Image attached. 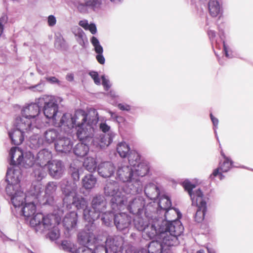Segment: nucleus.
Masks as SVG:
<instances>
[{
    "label": "nucleus",
    "instance_id": "57",
    "mask_svg": "<svg viewBox=\"0 0 253 253\" xmlns=\"http://www.w3.org/2000/svg\"><path fill=\"white\" fill-rule=\"evenodd\" d=\"M71 176L74 180V182L78 181L80 179L79 170L77 169L74 168L71 169Z\"/></svg>",
    "mask_w": 253,
    "mask_h": 253
},
{
    "label": "nucleus",
    "instance_id": "60",
    "mask_svg": "<svg viewBox=\"0 0 253 253\" xmlns=\"http://www.w3.org/2000/svg\"><path fill=\"white\" fill-rule=\"evenodd\" d=\"M99 128L104 134H107V132L109 133L111 131L110 130V126L107 125L106 123H101L99 124Z\"/></svg>",
    "mask_w": 253,
    "mask_h": 253
},
{
    "label": "nucleus",
    "instance_id": "45",
    "mask_svg": "<svg viewBox=\"0 0 253 253\" xmlns=\"http://www.w3.org/2000/svg\"><path fill=\"white\" fill-rule=\"evenodd\" d=\"M42 186L41 183L37 182L32 184L29 194L31 195L30 199L35 201H39V195L42 192Z\"/></svg>",
    "mask_w": 253,
    "mask_h": 253
},
{
    "label": "nucleus",
    "instance_id": "33",
    "mask_svg": "<svg viewBox=\"0 0 253 253\" xmlns=\"http://www.w3.org/2000/svg\"><path fill=\"white\" fill-rule=\"evenodd\" d=\"M52 157V155L50 151L46 149H42L37 155L36 164L47 166L48 163L51 161Z\"/></svg>",
    "mask_w": 253,
    "mask_h": 253
},
{
    "label": "nucleus",
    "instance_id": "61",
    "mask_svg": "<svg viewBox=\"0 0 253 253\" xmlns=\"http://www.w3.org/2000/svg\"><path fill=\"white\" fill-rule=\"evenodd\" d=\"M102 84L106 90H108L111 87L110 81L106 79L104 75L101 76Z\"/></svg>",
    "mask_w": 253,
    "mask_h": 253
},
{
    "label": "nucleus",
    "instance_id": "31",
    "mask_svg": "<svg viewBox=\"0 0 253 253\" xmlns=\"http://www.w3.org/2000/svg\"><path fill=\"white\" fill-rule=\"evenodd\" d=\"M115 136V133L113 131H110L107 134H101L99 137L97 136L94 137L95 143L93 145L96 146H99L100 147H104L109 146L113 141Z\"/></svg>",
    "mask_w": 253,
    "mask_h": 253
},
{
    "label": "nucleus",
    "instance_id": "20",
    "mask_svg": "<svg viewBox=\"0 0 253 253\" xmlns=\"http://www.w3.org/2000/svg\"><path fill=\"white\" fill-rule=\"evenodd\" d=\"M122 190L127 195L139 194L143 191L142 183L139 178L136 177L123 186Z\"/></svg>",
    "mask_w": 253,
    "mask_h": 253
},
{
    "label": "nucleus",
    "instance_id": "24",
    "mask_svg": "<svg viewBox=\"0 0 253 253\" xmlns=\"http://www.w3.org/2000/svg\"><path fill=\"white\" fill-rule=\"evenodd\" d=\"M38 202L33 200L26 202L16 211L19 212L20 215H23L26 218H29L33 216L36 211V204Z\"/></svg>",
    "mask_w": 253,
    "mask_h": 253
},
{
    "label": "nucleus",
    "instance_id": "43",
    "mask_svg": "<svg viewBox=\"0 0 253 253\" xmlns=\"http://www.w3.org/2000/svg\"><path fill=\"white\" fill-rule=\"evenodd\" d=\"M112 210L113 211H104L103 213H101V219L102 223L108 227L111 226L114 223V217L116 215L115 211H114L113 209Z\"/></svg>",
    "mask_w": 253,
    "mask_h": 253
},
{
    "label": "nucleus",
    "instance_id": "29",
    "mask_svg": "<svg viewBox=\"0 0 253 253\" xmlns=\"http://www.w3.org/2000/svg\"><path fill=\"white\" fill-rule=\"evenodd\" d=\"M107 202L104 197L102 195H96L91 201L92 209L99 212L100 214L106 210Z\"/></svg>",
    "mask_w": 253,
    "mask_h": 253
},
{
    "label": "nucleus",
    "instance_id": "59",
    "mask_svg": "<svg viewBox=\"0 0 253 253\" xmlns=\"http://www.w3.org/2000/svg\"><path fill=\"white\" fill-rule=\"evenodd\" d=\"M210 117L213 125V129L214 133L215 134V136L217 138V139H218V137L217 136L216 129L217 128V126L218 124V120L217 118H215L211 113L210 114Z\"/></svg>",
    "mask_w": 253,
    "mask_h": 253
},
{
    "label": "nucleus",
    "instance_id": "50",
    "mask_svg": "<svg viewBox=\"0 0 253 253\" xmlns=\"http://www.w3.org/2000/svg\"><path fill=\"white\" fill-rule=\"evenodd\" d=\"M232 164L233 161L230 159H225L222 163L219 164V167L218 168H219L221 172H226L230 169Z\"/></svg>",
    "mask_w": 253,
    "mask_h": 253
},
{
    "label": "nucleus",
    "instance_id": "55",
    "mask_svg": "<svg viewBox=\"0 0 253 253\" xmlns=\"http://www.w3.org/2000/svg\"><path fill=\"white\" fill-rule=\"evenodd\" d=\"M89 75L91 76V78L93 80L94 83L99 85L100 84V79L99 77L98 74L95 71H90Z\"/></svg>",
    "mask_w": 253,
    "mask_h": 253
},
{
    "label": "nucleus",
    "instance_id": "28",
    "mask_svg": "<svg viewBox=\"0 0 253 253\" xmlns=\"http://www.w3.org/2000/svg\"><path fill=\"white\" fill-rule=\"evenodd\" d=\"M159 208L160 209V210H157V212L156 213V215L159 212H161L162 211L164 212V220H168V215L169 212L170 210H171L172 209L171 208V203L170 199L167 196H162L159 200L158 203Z\"/></svg>",
    "mask_w": 253,
    "mask_h": 253
},
{
    "label": "nucleus",
    "instance_id": "32",
    "mask_svg": "<svg viewBox=\"0 0 253 253\" xmlns=\"http://www.w3.org/2000/svg\"><path fill=\"white\" fill-rule=\"evenodd\" d=\"M78 220V215L75 211L70 212L66 214L62 223L68 231L75 228Z\"/></svg>",
    "mask_w": 253,
    "mask_h": 253
},
{
    "label": "nucleus",
    "instance_id": "37",
    "mask_svg": "<svg viewBox=\"0 0 253 253\" xmlns=\"http://www.w3.org/2000/svg\"><path fill=\"white\" fill-rule=\"evenodd\" d=\"M87 116L85 111L83 110H77L75 112L73 115V120L75 122L76 128L87 124L86 123Z\"/></svg>",
    "mask_w": 253,
    "mask_h": 253
},
{
    "label": "nucleus",
    "instance_id": "11",
    "mask_svg": "<svg viewBox=\"0 0 253 253\" xmlns=\"http://www.w3.org/2000/svg\"><path fill=\"white\" fill-rule=\"evenodd\" d=\"M17 125V120H15L14 122L15 128L11 129L8 132V135L11 139L12 144L15 145L21 144L24 139L25 136L28 137L25 134H29L30 130H35L36 133H38L39 131V128L38 127H31L25 125L24 127L25 128H24V126L22 127V126H18Z\"/></svg>",
    "mask_w": 253,
    "mask_h": 253
},
{
    "label": "nucleus",
    "instance_id": "18",
    "mask_svg": "<svg viewBox=\"0 0 253 253\" xmlns=\"http://www.w3.org/2000/svg\"><path fill=\"white\" fill-rule=\"evenodd\" d=\"M85 231L80 232L78 234V240L80 244L84 247L90 246V244H93L96 240V235L95 233V229L91 228L88 226H85Z\"/></svg>",
    "mask_w": 253,
    "mask_h": 253
},
{
    "label": "nucleus",
    "instance_id": "42",
    "mask_svg": "<svg viewBox=\"0 0 253 253\" xmlns=\"http://www.w3.org/2000/svg\"><path fill=\"white\" fill-rule=\"evenodd\" d=\"M96 182V178L91 174L85 175L82 181L83 187L86 190H91L94 188Z\"/></svg>",
    "mask_w": 253,
    "mask_h": 253
},
{
    "label": "nucleus",
    "instance_id": "26",
    "mask_svg": "<svg viewBox=\"0 0 253 253\" xmlns=\"http://www.w3.org/2000/svg\"><path fill=\"white\" fill-rule=\"evenodd\" d=\"M57 182L50 181L48 182L45 188V196L43 198V205H52L54 201V195L57 190Z\"/></svg>",
    "mask_w": 253,
    "mask_h": 253
},
{
    "label": "nucleus",
    "instance_id": "46",
    "mask_svg": "<svg viewBox=\"0 0 253 253\" xmlns=\"http://www.w3.org/2000/svg\"><path fill=\"white\" fill-rule=\"evenodd\" d=\"M130 151L129 145L125 142H120L117 145V151L122 158L126 157Z\"/></svg>",
    "mask_w": 253,
    "mask_h": 253
},
{
    "label": "nucleus",
    "instance_id": "48",
    "mask_svg": "<svg viewBox=\"0 0 253 253\" xmlns=\"http://www.w3.org/2000/svg\"><path fill=\"white\" fill-rule=\"evenodd\" d=\"M127 157L129 165L132 167L136 166L140 161V156L135 150H131Z\"/></svg>",
    "mask_w": 253,
    "mask_h": 253
},
{
    "label": "nucleus",
    "instance_id": "38",
    "mask_svg": "<svg viewBox=\"0 0 253 253\" xmlns=\"http://www.w3.org/2000/svg\"><path fill=\"white\" fill-rule=\"evenodd\" d=\"M72 32L78 43L82 47H84L85 42H87V40L83 30L78 26H75L72 28Z\"/></svg>",
    "mask_w": 253,
    "mask_h": 253
},
{
    "label": "nucleus",
    "instance_id": "35",
    "mask_svg": "<svg viewBox=\"0 0 253 253\" xmlns=\"http://www.w3.org/2000/svg\"><path fill=\"white\" fill-rule=\"evenodd\" d=\"M91 143L81 142L77 144L73 148L75 155L78 157H84L89 151V145Z\"/></svg>",
    "mask_w": 253,
    "mask_h": 253
},
{
    "label": "nucleus",
    "instance_id": "58",
    "mask_svg": "<svg viewBox=\"0 0 253 253\" xmlns=\"http://www.w3.org/2000/svg\"><path fill=\"white\" fill-rule=\"evenodd\" d=\"M219 168H217L215 169L212 172V173L210 175V178L211 179H212L214 177L218 175L220 180L223 179L224 177V176L222 174L221 171L219 172Z\"/></svg>",
    "mask_w": 253,
    "mask_h": 253
},
{
    "label": "nucleus",
    "instance_id": "6",
    "mask_svg": "<svg viewBox=\"0 0 253 253\" xmlns=\"http://www.w3.org/2000/svg\"><path fill=\"white\" fill-rule=\"evenodd\" d=\"M120 186L118 182L114 180L107 181L104 188L106 196L111 197L110 205L114 211L120 210L125 205L126 195L120 191Z\"/></svg>",
    "mask_w": 253,
    "mask_h": 253
},
{
    "label": "nucleus",
    "instance_id": "30",
    "mask_svg": "<svg viewBox=\"0 0 253 253\" xmlns=\"http://www.w3.org/2000/svg\"><path fill=\"white\" fill-rule=\"evenodd\" d=\"M100 215L99 212L88 207L83 211V217L86 221L88 222V224L85 226H89L93 231V229L95 228V225L93 222L97 219Z\"/></svg>",
    "mask_w": 253,
    "mask_h": 253
},
{
    "label": "nucleus",
    "instance_id": "13",
    "mask_svg": "<svg viewBox=\"0 0 253 253\" xmlns=\"http://www.w3.org/2000/svg\"><path fill=\"white\" fill-rule=\"evenodd\" d=\"M126 201L125 202V205L120 210L126 207L127 210L133 214L136 215L143 213L144 209L146 207H145V200L142 197L137 196L130 198L126 195Z\"/></svg>",
    "mask_w": 253,
    "mask_h": 253
},
{
    "label": "nucleus",
    "instance_id": "5",
    "mask_svg": "<svg viewBox=\"0 0 253 253\" xmlns=\"http://www.w3.org/2000/svg\"><path fill=\"white\" fill-rule=\"evenodd\" d=\"M180 235L176 234L167 235V233H163L159 241H152L149 243L147 250L148 253H169L170 247L179 244Z\"/></svg>",
    "mask_w": 253,
    "mask_h": 253
},
{
    "label": "nucleus",
    "instance_id": "34",
    "mask_svg": "<svg viewBox=\"0 0 253 253\" xmlns=\"http://www.w3.org/2000/svg\"><path fill=\"white\" fill-rule=\"evenodd\" d=\"M144 191L146 197L152 200H155L160 195V190L158 187L153 183L147 184Z\"/></svg>",
    "mask_w": 253,
    "mask_h": 253
},
{
    "label": "nucleus",
    "instance_id": "54",
    "mask_svg": "<svg viewBox=\"0 0 253 253\" xmlns=\"http://www.w3.org/2000/svg\"><path fill=\"white\" fill-rule=\"evenodd\" d=\"M73 244L71 243V242L64 240L62 242L61 247L62 249L66 251L67 252H72V247Z\"/></svg>",
    "mask_w": 253,
    "mask_h": 253
},
{
    "label": "nucleus",
    "instance_id": "22",
    "mask_svg": "<svg viewBox=\"0 0 253 253\" xmlns=\"http://www.w3.org/2000/svg\"><path fill=\"white\" fill-rule=\"evenodd\" d=\"M145 211H147L148 213H154L155 212L154 208L150 205L146 206L144 214H145ZM141 214H136L135 217L133 219V222L134 227L140 231H143L149 224V220L145 215V219L141 216Z\"/></svg>",
    "mask_w": 253,
    "mask_h": 253
},
{
    "label": "nucleus",
    "instance_id": "23",
    "mask_svg": "<svg viewBox=\"0 0 253 253\" xmlns=\"http://www.w3.org/2000/svg\"><path fill=\"white\" fill-rule=\"evenodd\" d=\"M55 149L57 152L67 154L73 148V142L71 140L66 136H61L55 142Z\"/></svg>",
    "mask_w": 253,
    "mask_h": 253
},
{
    "label": "nucleus",
    "instance_id": "41",
    "mask_svg": "<svg viewBox=\"0 0 253 253\" xmlns=\"http://www.w3.org/2000/svg\"><path fill=\"white\" fill-rule=\"evenodd\" d=\"M135 175V177L139 178L146 175L149 171L148 166L144 162H139L136 166L132 167Z\"/></svg>",
    "mask_w": 253,
    "mask_h": 253
},
{
    "label": "nucleus",
    "instance_id": "25",
    "mask_svg": "<svg viewBox=\"0 0 253 253\" xmlns=\"http://www.w3.org/2000/svg\"><path fill=\"white\" fill-rule=\"evenodd\" d=\"M115 170L114 164L109 161L101 163L97 167L98 174L103 178L111 177L114 173Z\"/></svg>",
    "mask_w": 253,
    "mask_h": 253
},
{
    "label": "nucleus",
    "instance_id": "39",
    "mask_svg": "<svg viewBox=\"0 0 253 253\" xmlns=\"http://www.w3.org/2000/svg\"><path fill=\"white\" fill-rule=\"evenodd\" d=\"M45 141L50 144L56 142L61 135L59 131L55 128H49L46 130L43 133Z\"/></svg>",
    "mask_w": 253,
    "mask_h": 253
},
{
    "label": "nucleus",
    "instance_id": "4",
    "mask_svg": "<svg viewBox=\"0 0 253 253\" xmlns=\"http://www.w3.org/2000/svg\"><path fill=\"white\" fill-rule=\"evenodd\" d=\"M182 184L184 189L188 192L190 197L192 205L197 207L195 219L196 221L200 223L204 220L207 211L208 198L205 196L200 189L193 191L195 185L192 184L189 180H185Z\"/></svg>",
    "mask_w": 253,
    "mask_h": 253
},
{
    "label": "nucleus",
    "instance_id": "3",
    "mask_svg": "<svg viewBox=\"0 0 253 253\" xmlns=\"http://www.w3.org/2000/svg\"><path fill=\"white\" fill-rule=\"evenodd\" d=\"M9 170H18L20 173V179L22 177L21 167L30 168L36 164V159L34 154L30 151L23 153L21 150L16 147L11 148L9 153Z\"/></svg>",
    "mask_w": 253,
    "mask_h": 253
},
{
    "label": "nucleus",
    "instance_id": "21",
    "mask_svg": "<svg viewBox=\"0 0 253 253\" xmlns=\"http://www.w3.org/2000/svg\"><path fill=\"white\" fill-rule=\"evenodd\" d=\"M132 220V218L125 212L116 213L114 217V223L119 231H124L128 229Z\"/></svg>",
    "mask_w": 253,
    "mask_h": 253
},
{
    "label": "nucleus",
    "instance_id": "62",
    "mask_svg": "<svg viewBox=\"0 0 253 253\" xmlns=\"http://www.w3.org/2000/svg\"><path fill=\"white\" fill-rule=\"evenodd\" d=\"M208 34L209 35V38L212 42L215 41V46L216 47H218V45L217 42V41L215 40V38L216 37V33L214 31L210 30L208 31Z\"/></svg>",
    "mask_w": 253,
    "mask_h": 253
},
{
    "label": "nucleus",
    "instance_id": "8",
    "mask_svg": "<svg viewBox=\"0 0 253 253\" xmlns=\"http://www.w3.org/2000/svg\"><path fill=\"white\" fill-rule=\"evenodd\" d=\"M40 108L42 107V111L45 117L52 119L53 123L56 121V116L58 112V106L52 96L43 95L38 99Z\"/></svg>",
    "mask_w": 253,
    "mask_h": 253
},
{
    "label": "nucleus",
    "instance_id": "64",
    "mask_svg": "<svg viewBox=\"0 0 253 253\" xmlns=\"http://www.w3.org/2000/svg\"><path fill=\"white\" fill-rule=\"evenodd\" d=\"M117 107L122 111H129L131 109V106L126 103H119Z\"/></svg>",
    "mask_w": 253,
    "mask_h": 253
},
{
    "label": "nucleus",
    "instance_id": "44",
    "mask_svg": "<svg viewBox=\"0 0 253 253\" xmlns=\"http://www.w3.org/2000/svg\"><path fill=\"white\" fill-rule=\"evenodd\" d=\"M45 167L43 165L36 164L33 167V174L39 181L42 180L46 175Z\"/></svg>",
    "mask_w": 253,
    "mask_h": 253
},
{
    "label": "nucleus",
    "instance_id": "2",
    "mask_svg": "<svg viewBox=\"0 0 253 253\" xmlns=\"http://www.w3.org/2000/svg\"><path fill=\"white\" fill-rule=\"evenodd\" d=\"M5 181L7 183L5 191L10 197L11 202L16 211L27 201H29L30 197L26 195L20 188V173L18 170L9 169L6 175Z\"/></svg>",
    "mask_w": 253,
    "mask_h": 253
},
{
    "label": "nucleus",
    "instance_id": "49",
    "mask_svg": "<svg viewBox=\"0 0 253 253\" xmlns=\"http://www.w3.org/2000/svg\"><path fill=\"white\" fill-rule=\"evenodd\" d=\"M90 42L94 47V49L96 53H103V48L100 44L99 40L95 37H92L90 39Z\"/></svg>",
    "mask_w": 253,
    "mask_h": 253
},
{
    "label": "nucleus",
    "instance_id": "14",
    "mask_svg": "<svg viewBox=\"0 0 253 253\" xmlns=\"http://www.w3.org/2000/svg\"><path fill=\"white\" fill-rule=\"evenodd\" d=\"M76 134L78 138L81 142L92 143H95V138L94 136V130L93 127L87 123L85 126L76 128Z\"/></svg>",
    "mask_w": 253,
    "mask_h": 253
},
{
    "label": "nucleus",
    "instance_id": "27",
    "mask_svg": "<svg viewBox=\"0 0 253 253\" xmlns=\"http://www.w3.org/2000/svg\"><path fill=\"white\" fill-rule=\"evenodd\" d=\"M72 206H74L77 210H82L84 211V210L88 207V203L84 198L76 195L72 199L71 202L64 205L69 209H71Z\"/></svg>",
    "mask_w": 253,
    "mask_h": 253
},
{
    "label": "nucleus",
    "instance_id": "36",
    "mask_svg": "<svg viewBox=\"0 0 253 253\" xmlns=\"http://www.w3.org/2000/svg\"><path fill=\"white\" fill-rule=\"evenodd\" d=\"M40 132V129L38 133H36L35 130L30 131L29 134L33 133V135L29 136V146L32 149H36L42 146L43 143V139L38 134Z\"/></svg>",
    "mask_w": 253,
    "mask_h": 253
},
{
    "label": "nucleus",
    "instance_id": "15",
    "mask_svg": "<svg viewBox=\"0 0 253 253\" xmlns=\"http://www.w3.org/2000/svg\"><path fill=\"white\" fill-rule=\"evenodd\" d=\"M105 246H100L99 250L105 253H118L120 251L123 244V239L120 236L109 237L105 242Z\"/></svg>",
    "mask_w": 253,
    "mask_h": 253
},
{
    "label": "nucleus",
    "instance_id": "56",
    "mask_svg": "<svg viewBox=\"0 0 253 253\" xmlns=\"http://www.w3.org/2000/svg\"><path fill=\"white\" fill-rule=\"evenodd\" d=\"M44 84L43 82L41 81L40 83H39L38 84L35 85L30 86V89L34 91H37L40 92L43 90L44 88Z\"/></svg>",
    "mask_w": 253,
    "mask_h": 253
},
{
    "label": "nucleus",
    "instance_id": "16",
    "mask_svg": "<svg viewBox=\"0 0 253 253\" xmlns=\"http://www.w3.org/2000/svg\"><path fill=\"white\" fill-rule=\"evenodd\" d=\"M73 115L69 114H64L59 122L57 121L54 122V125L56 127H61L64 132L69 135L73 132V129L75 126V124Z\"/></svg>",
    "mask_w": 253,
    "mask_h": 253
},
{
    "label": "nucleus",
    "instance_id": "1",
    "mask_svg": "<svg viewBox=\"0 0 253 253\" xmlns=\"http://www.w3.org/2000/svg\"><path fill=\"white\" fill-rule=\"evenodd\" d=\"M146 217L149 220V224L143 231L146 236L153 239L155 237L159 239L163 233L170 234L181 235L183 232L184 227L179 220H164L162 217H156L155 212L148 213L145 211Z\"/></svg>",
    "mask_w": 253,
    "mask_h": 253
},
{
    "label": "nucleus",
    "instance_id": "53",
    "mask_svg": "<svg viewBox=\"0 0 253 253\" xmlns=\"http://www.w3.org/2000/svg\"><path fill=\"white\" fill-rule=\"evenodd\" d=\"M223 52L225 56L228 58H231L233 57L232 51L229 46L223 41Z\"/></svg>",
    "mask_w": 253,
    "mask_h": 253
},
{
    "label": "nucleus",
    "instance_id": "63",
    "mask_svg": "<svg viewBox=\"0 0 253 253\" xmlns=\"http://www.w3.org/2000/svg\"><path fill=\"white\" fill-rule=\"evenodd\" d=\"M47 23L48 26L50 27L55 26L56 23V17L53 15L48 16L47 17Z\"/></svg>",
    "mask_w": 253,
    "mask_h": 253
},
{
    "label": "nucleus",
    "instance_id": "52",
    "mask_svg": "<svg viewBox=\"0 0 253 253\" xmlns=\"http://www.w3.org/2000/svg\"><path fill=\"white\" fill-rule=\"evenodd\" d=\"M52 227L53 228V230L49 232L48 236L51 240L54 241L59 238L60 233L59 230L57 227L53 226Z\"/></svg>",
    "mask_w": 253,
    "mask_h": 253
},
{
    "label": "nucleus",
    "instance_id": "10",
    "mask_svg": "<svg viewBox=\"0 0 253 253\" xmlns=\"http://www.w3.org/2000/svg\"><path fill=\"white\" fill-rule=\"evenodd\" d=\"M103 0H71V5L83 14H88L90 11H96L100 9Z\"/></svg>",
    "mask_w": 253,
    "mask_h": 253
},
{
    "label": "nucleus",
    "instance_id": "40",
    "mask_svg": "<svg viewBox=\"0 0 253 253\" xmlns=\"http://www.w3.org/2000/svg\"><path fill=\"white\" fill-rule=\"evenodd\" d=\"M208 8L210 14L212 17L217 16L222 10L221 5L217 0H210Z\"/></svg>",
    "mask_w": 253,
    "mask_h": 253
},
{
    "label": "nucleus",
    "instance_id": "12",
    "mask_svg": "<svg viewBox=\"0 0 253 253\" xmlns=\"http://www.w3.org/2000/svg\"><path fill=\"white\" fill-rule=\"evenodd\" d=\"M61 191L63 195V204H69L72 199L76 195L77 185L75 182H73L66 178L62 179L59 183Z\"/></svg>",
    "mask_w": 253,
    "mask_h": 253
},
{
    "label": "nucleus",
    "instance_id": "19",
    "mask_svg": "<svg viewBox=\"0 0 253 253\" xmlns=\"http://www.w3.org/2000/svg\"><path fill=\"white\" fill-rule=\"evenodd\" d=\"M49 174L53 178H60L64 171V165L60 160H53L47 165Z\"/></svg>",
    "mask_w": 253,
    "mask_h": 253
},
{
    "label": "nucleus",
    "instance_id": "47",
    "mask_svg": "<svg viewBox=\"0 0 253 253\" xmlns=\"http://www.w3.org/2000/svg\"><path fill=\"white\" fill-rule=\"evenodd\" d=\"M96 165L97 163L95 159L92 157L86 158L83 164L85 169L90 172L95 171L97 168Z\"/></svg>",
    "mask_w": 253,
    "mask_h": 253
},
{
    "label": "nucleus",
    "instance_id": "7",
    "mask_svg": "<svg viewBox=\"0 0 253 253\" xmlns=\"http://www.w3.org/2000/svg\"><path fill=\"white\" fill-rule=\"evenodd\" d=\"M40 112V104L38 102V99L35 103H32L24 107L21 110V116L16 118L18 126L24 127L25 125L29 127H38L35 125L36 118Z\"/></svg>",
    "mask_w": 253,
    "mask_h": 253
},
{
    "label": "nucleus",
    "instance_id": "51",
    "mask_svg": "<svg viewBox=\"0 0 253 253\" xmlns=\"http://www.w3.org/2000/svg\"><path fill=\"white\" fill-rule=\"evenodd\" d=\"M98 250H99V247L96 248L95 250H93L88 246H85L79 248L75 253H97Z\"/></svg>",
    "mask_w": 253,
    "mask_h": 253
},
{
    "label": "nucleus",
    "instance_id": "17",
    "mask_svg": "<svg viewBox=\"0 0 253 253\" xmlns=\"http://www.w3.org/2000/svg\"><path fill=\"white\" fill-rule=\"evenodd\" d=\"M117 177L120 181L127 183L136 178L132 167L122 165L118 167Z\"/></svg>",
    "mask_w": 253,
    "mask_h": 253
},
{
    "label": "nucleus",
    "instance_id": "9",
    "mask_svg": "<svg viewBox=\"0 0 253 253\" xmlns=\"http://www.w3.org/2000/svg\"><path fill=\"white\" fill-rule=\"evenodd\" d=\"M30 225L35 227L36 230L41 229L42 231L49 230L52 228L55 224H59V221L58 219H55V217L53 214L43 215L42 213H37L30 221Z\"/></svg>",
    "mask_w": 253,
    "mask_h": 253
}]
</instances>
